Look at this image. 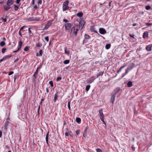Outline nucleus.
Instances as JSON below:
<instances>
[{
    "label": "nucleus",
    "mask_w": 152,
    "mask_h": 152,
    "mask_svg": "<svg viewBox=\"0 0 152 152\" xmlns=\"http://www.w3.org/2000/svg\"><path fill=\"white\" fill-rule=\"evenodd\" d=\"M69 1L68 0L65 1L63 3L62 9L63 11H65L69 8L68 6Z\"/></svg>",
    "instance_id": "obj_1"
},
{
    "label": "nucleus",
    "mask_w": 152,
    "mask_h": 152,
    "mask_svg": "<svg viewBox=\"0 0 152 152\" xmlns=\"http://www.w3.org/2000/svg\"><path fill=\"white\" fill-rule=\"evenodd\" d=\"M135 67V65L133 63L131 64L130 66H129L127 69H126L125 73L124 75H123L122 77H123L125 75L127 74L133 68Z\"/></svg>",
    "instance_id": "obj_2"
},
{
    "label": "nucleus",
    "mask_w": 152,
    "mask_h": 152,
    "mask_svg": "<svg viewBox=\"0 0 152 152\" xmlns=\"http://www.w3.org/2000/svg\"><path fill=\"white\" fill-rule=\"evenodd\" d=\"M99 118H100L101 120L104 124H105V123L104 120V117L103 113V110L102 109H100L99 111Z\"/></svg>",
    "instance_id": "obj_3"
},
{
    "label": "nucleus",
    "mask_w": 152,
    "mask_h": 152,
    "mask_svg": "<svg viewBox=\"0 0 152 152\" xmlns=\"http://www.w3.org/2000/svg\"><path fill=\"white\" fill-rule=\"evenodd\" d=\"M78 31V29H76L75 30V27L73 26L72 27L70 32V34H74L75 36H77V32Z\"/></svg>",
    "instance_id": "obj_4"
},
{
    "label": "nucleus",
    "mask_w": 152,
    "mask_h": 152,
    "mask_svg": "<svg viewBox=\"0 0 152 152\" xmlns=\"http://www.w3.org/2000/svg\"><path fill=\"white\" fill-rule=\"evenodd\" d=\"M85 24V21L83 20H81L79 22V29L81 30L83 28Z\"/></svg>",
    "instance_id": "obj_5"
},
{
    "label": "nucleus",
    "mask_w": 152,
    "mask_h": 152,
    "mask_svg": "<svg viewBox=\"0 0 152 152\" xmlns=\"http://www.w3.org/2000/svg\"><path fill=\"white\" fill-rule=\"evenodd\" d=\"M116 95L113 94V93H111V97L110 99V101L112 104H113L114 102L115 99L116 97Z\"/></svg>",
    "instance_id": "obj_6"
},
{
    "label": "nucleus",
    "mask_w": 152,
    "mask_h": 152,
    "mask_svg": "<svg viewBox=\"0 0 152 152\" xmlns=\"http://www.w3.org/2000/svg\"><path fill=\"white\" fill-rule=\"evenodd\" d=\"M96 78L95 76H93L91 77L90 79L87 80V83L88 84L91 83Z\"/></svg>",
    "instance_id": "obj_7"
},
{
    "label": "nucleus",
    "mask_w": 152,
    "mask_h": 152,
    "mask_svg": "<svg viewBox=\"0 0 152 152\" xmlns=\"http://www.w3.org/2000/svg\"><path fill=\"white\" fill-rule=\"evenodd\" d=\"M31 29V28H28V33L30 39H31L32 37L33 36L34 33L32 32Z\"/></svg>",
    "instance_id": "obj_8"
},
{
    "label": "nucleus",
    "mask_w": 152,
    "mask_h": 152,
    "mask_svg": "<svg viewBox=\"0 0 152 152\" xmlns=\"http://www.w3.org/2000/svg\"><path fill=\"white\" fill-rule=\"evenodd\" d=\"M29 19L31 21H38L40 20V18H39L38 17H35L34 18L33 17H31L29 18Z\"/></svg>",
    "instance_id": "obj_9"
},
{
    "label": "nucleus",
    "mask_w": 152,
    "mask_h": 152,
    "mask_svg": "<svg viewBox=\"0 0 152 152\" xmlns=\"http://www.w3.org/2000/svg\"><path fill=\"white\" fill-rule=\"evenodd\" d=\"M99 32L101 34H104L106 33V31L104 28H101L99 29Z\"/></svg>",
    "instance_id": "obj_10"
},
{
    "label": "nucleus",
    "mask_w": 152,
    "mask_h": 152,
    "mask_svg": "<svg viewBox=\"0 0 152 152\" xmlns=\"http://www.w3.org/2000/svg\"><path fill=\"white\" fill-rule=\"evenodd\" d=\"M71 24L70 23H67L65 25V29L67 30L69 29L71 27Z\"/></svg>",
    "instance_id": "obj_11"
},
{
    "label": "nucleus",
    "mask_w": 152,
    "mask_h": 152,
    "mask_svg": "<svg viewBox=\"0 0 152 152\" xmlns=\"http://www.w3.org/2000/svg\"><path fill=\"white\" fill-rule=\"evenodd\" d=\"M88 129V126H87L83 132V136L84 137H86L87 136V131Z\"/></svg>",
    "instance_id": "obj_12"
},
{
    "label": "nucleus",
    "mask_w": 152,
    "mask_h": 152,
    "mask_svg": "<svg viewBox=\"0 0 152 152\" xmlns=\"http://www.w3.org/2000/svg\"><path fill=\"white\" fill-rule=\"evenodd\" d=\"M12 56V55H6L4 56L2 58L4 61L10 58Z\"/></svg>",
    "instance_id": "obj_13"
},
{
    "label": "nucleus",
    "mask_w": 152,
    "mask_h": 152,
    "mask_svg": "<svg viewBox=\"0 0 152 152\" xmlns=\"http://www.w3.org/2000/svg\"><path fill=\"white\" fill-rule=\"evenodd\" d=\"M51 24H50L49 23H47V24L45 25V27L43 28V30H47L48 29V28L51 25Z\"/></svg>",
    "instance_id": "obj_14"
},
{
    "label": "nucleus",
    "mask_w": 152,
    "mask_h": 152,
    "mask_svg": "<svg viewBox=\"0 0 152 152\" xmlns=\"http://www.w3.org/2000/svg\"><path fill=\"white\" fill-rule=\"evenodd\" d=\"M13 3V0H8L7 2V5L10 6L12 5Z\"/></svg>",
    "instance_id": "obj_15"
},
{
    "label": "nucleus",
    "mask_w": 152,
    "mask_h": 152,
    "mask_svg": "<svg viewBox=\"0 0 152 152\" xmlns=\"http://www.w3.org/2000/svg\"><path fill=\"white\" fill-rule=\"evenodd\" d=\"M23 44V42L21 41H20L18 42V50H19L21 48Z\"/></svg>",
    "instance_id": "obj_16"
},
{
    "label": "nucleus",
    "mask_w": 152,
    "mask_h": 152,
    "mask_svg": "<svg viewBox=\"0 0 152 152\" xmlns=\"http://www.w3.org/2000/svg\"><path fill=\"white\" fill-rule=\"evenodd\" d=\"M148 32L146 31L143 34V38L144 39H145V38H148Z\"/></svg>",
    "instance_id": "obj_17"
},
{
    "label": "nucleus",
    "mask_w": 152,
    "mask_h": 152,
    "mask_svg": "<svg viewBox=\"0 0 152 152\" xmlns=\"http://www.w3.org/2000/svg\"><path fill=\"white\" fill-rule=\"evenodd\" d=\"M58 92H57L54 95V97L53 99L54 102H56L58 99Z\"/></svg>",
    "instance_id": "obj_18"
},
{
    "label": "nucleus",
    "mask_w": 152,
    "mask_h": 152,
    "mask_svg": "<svg viewBox=\"0 0 152 152\" xmlns=\"http://www.w3.org/2000/svg\"><path fill=\"white\" fill-rule=\"evenodd\" d=\"M152 45H149L146 46V49L147 51H150L151 50V48Z\"/></svg>",
    "instance_id": "obj_19"
},
{
    "label": "nucleus",
    "mask_w": 152,
    "mask_h": 152,
    "mask_svg": "<svg viewBox=\"0 0 152 152\" xmlns=\"http://www.w3.org/2000/svg\"><path fill=\"white\" fill-rule=\"evenodd\" d=\"M49 133V131H48L47 134L46 135V141L47 144L48 145V140Z\"/></svg>",
    "instance_id": "obj_20"
},
{
    "label": "nucleus",
    "mask_w": 152,
    "mask_h": 152,
    "mask_svg": "<svg viewBox=\"0 0 152 152\" xmlns=\"http://www.w3.org/2000/svg\"><path fill=\"white\" fill-rule=\"evenodd\" d=\"M120 89V88H117L115 90V93H113V94L115 95H116L119 92Z\"/></svg>",
    "instance_id": "obj_21"
},
{
    "label": "nucleus",
    "mask_w": 152,
    "mask_h": 152,
    "mask_svg": "<svg viewBox=\"0 0 152 152\" xmlns=\"http://www.w3.org/2000/svg\"><path fill=\"white\" fill-rule=\"evenodd\" d=\"M126 65H124L122 66H121V67L118 70H117V73H118L119 72H121V69L124 68L125 67H126Z\"/></svg>",
    "instance_id": "obj_22"
},
{
    "label": "nucleus",
    "mask_w": 152,
    "mask_h": 152,
    "mask_svg": "<svg viewBox=\"0 0 152 152\" xmlns=\"http://www.w3.org/2000/svg\"><path fill=\"white\" fill-rule=\"evenodd\" d=\"M4 8L5 10H8L10 8V7L9 6L4 5Z\"/></svg>",
    "instance_id": "obj_23"
},
{
    "label": "nucleus",
    "mask_w": 152,
    "mask_h": 152,
    "mask_svg": "<svg viewBox=\"0 0 152 152\" xmlns=\"http://www.w3.org/2000/svg\"><path fill=\"white\" fill-rule=\"evenodd\" d=\"M132 83L131 81L128 82L127 84V86L129 87H132Z\"/></svg>",
    "instance_id": "obj_24"
},
{
    "label": "nucleus",
    "mask_w": 152,
    "mask_h": 152,
    "mask_svg": "<svg viewBox=\"0 0 152 152\" xmlns=\"http://www.w3.org/2000/svg\"><path fill=\"white\" fill-rule=\"evenodd\" d=\"M104 72H99V73H98L97 75L96 78H98L99 77L102 75Z\"/></svg>",
    "instance_id": "obj_25"
},
{
    "label": "nucleus",
    "mask_w": 152,
    "mask_h": 152,
    "mask_svg": "<svg viewBox=\"0 0 152 152\" xmlns=\"http://www.w3.org/2000/svg\"><path fill=\"white\" fill-rule=\"evenodd\" d=\"M38 76V74L34 73L33 76V79L34 80L37 79V77Z\"/></svg>",
    "instance_id": "obj_26"
},
{
    "label": "nucleus",
    "mask_w": 152,
    "mask_h": 152,
    "mask_svg": "<svg viewBox=\"0 0 152 152\" xmlns=\"http://www.w3.org/2000/svg\"><path fill=\"white\" fill-rule=\"evenodd\" d=\"M9 122L8 121L6 122L4 124V127L6 129H7V126L9 125Z\"/></svg>",
    "instance_id": "obj_27"
},
{
    "label": "nucleus",
    "mask_w": 152,
    "mask_h": 152,
    "mask_svg": "<svg viewBox=\"0 0 152 152\" xmlns=\"http://www.w3.org/2000/svg\"><path fill=\"white\" fill-rule=\"evenodd\" d=\"M42 45V44L41 43L39 42H38L36 44V47L38 48H40L41 47Z\"/></svg>",
    "instance_id": "obj_28"
},
{
    "label": "nucleus",
    "mask_w": 152,
    "mask_h": 152,
    "mask_svg": "<svg viewBox=\"0 0 152 152\" xmlns=\"http://www.w3.org/2000/svg\"><path fill=\"white\" fill-rule=\"evenodd\" d=\"M42 50H40L39 51V54L37 53L36 54V56H41L42 55Z\"/></svg>",
    "instance_id": "obj_29"
},
{
    "label": "nucleus",
    "mask_w": 152,
    "mask_h": 152,
    "mask_svg": "<svg viewBox=\"0 0 152 152\" xmlns=\"http://www.w3.org/2000/svg\"><path fill=\"white\" fill-rule=\"evenodd\" d=\"M77 16L81 17H82L83 15V14L82 12H78L77 14Z\"/></svg>",
    "instance_id": "obj_30"
},
{
    "label": "nucleus",
    "mask_w": 152,
    "mask_h": 152,
    "mask_svg": "<svg viewBox=\"0 0 152 152\" xmlns=\"http://www.w3.org/2000/svg\"><path fill=\"white\" fill-rule=\"evenodd\" d=\"M76 121L77 123H80V122H81V119L80 118H76Z\"/></svg>",
    "instance_id": "obj_31"
},
{
    "label": "nucleus",
    "mask_w": 152,
    "mask_h": 152,
    "mask_svg": "<svg viewBox=\"0 0 152 152\" xmlns=\"http://www.w3.org/2000/svg\"><path fill=\"white\" fill-rule=\"evenodd\" d=\"M5 45V43L4 41H1L0 42V45L1 46L3 47Z\"/></svg>",
    "instance_id": "obj_32"
},
{
    "label": "nucleus",
    "mask_w": 152,
    "mask_h": 152,
    "mask_svg": "<svg viewBox=\"0 0 152 152\" xmlns=\"http://www.w3.org/2000/svg\"><path fill=\"white\" fill-rule=\"evenodd\" d=\"M85 39H88L90 38V37L89 35L87 34H85Z\"/></svg>",
    "instance_id": "obj_33"
},
{
    "label": "nucleus",
    "mask_w": 152,
    "mask_h": 152,
    "mask_svg": "<svg viewBox=\"0 0 152 152\" xmlns=\"http://www.w3.org/2000/svg\"><path fill=\"white\" fill-rule=\"evenodd\" d=\"M110 46H111V45H110V44H107L106 45L105 48L107 49H109L110 48Z\"/></svg>",
    "instance_id": "obj_34"
},
{
    "label": "nucleus",
    "mask_w": 152,
    "mask_h": 152,
    "mask_svg": "<svg viewBox=\"0 0 152 152\" xmlns=\"http://www.w3.org/2000/svg\"><path fill=\"white\" fill-rule=\"evenodd\" d=\"M69 63V60H66L64 61V63L65 64H67Z\"/></svg>",
    "instance_id": "obj_35"
},
{
    "label": "nucleus",
    "mask_w": 152,
    "mask_h": 152,
    "mask_svg": "<svg viewBox=\"0 0 152 152\" xmlns=\"http://www.w3.org/2000/svg\"><path fill=\"white\" fill-rule=\"evenodd\" d=\"M70 101H69L68 102V107L69 109V110H71V108H70Z\"/></svg>",
    "instance_id": "obj_36"
},
{
    "label": "nucleus",
    "mask_w": 152,
    "mask_h": 152,
    "mask_svg": "<svg viewBox=\"0 0 152 152\" xmlns=\"http://www.w3.org/2000/svg\"><path fill=\"white\" fill-rule=\"evenodd\" d=\"M90 85H87L86 87V91H88L89 90L90 88Z\"/></svg>",
    "instance_id": "obj_37"
},
{
    "label": "nucleus",
    "mask_w": 152,
    "mask_h": 152,
    "mask_svg": "<svg viewBox=\"0 0 152 152\" xmlns=\"http://www.w3.org/2000/svg\"><path fill=\"white\" fill-rule=\"evenodd\" d=\"M14 6L15 10V11L18 10V8H19L18 7V6L16 5L15 4L14 5Z\"/></svg>",
    "instance_id": "obj_38"
},
{
    "label": "nucleus",
    "mask_w": 152,
    "mask_h": 152,
    "mask_svg": "<svg viewBox=\"0 0 152 152\" xmlns=\"http://www.w3.org/2000/svg\"><path fill=\"white\" fill-rule=\"evenodd\" d=\"M0 19L1 20H2V22H6L7 20L6 18H1Z\"/></svg>",
    "instance_id": "obj_39"
},
{
    "label": "nucleus",
    "mask_w": 152,
    "mask_h": 152,
    "mask_svg": "<svg viewBox=\"0 0 152 152\" xmlns=\"http://www.w3.org/2000/svg\"><path fill=\"white\" fill-rule=\"evenodd\" d=\"M145 8L146 10H149L151 9V7L150 6H146L145 7Z\"/></svg>",
    "instance_id": "obj_40"
},
{
    "label": "nucleus",
    "mask_w": 152,
    "mask_h": 152,
    "mask_svg": "<svg viewBox=\"0 0 152 152\" xmlns=\"http://www.w3.org/2000/svg\"><path fill=\"white\" fill-rule=\"evenodd\" d=\"M49 84L51 86V87H53V81H50L49 82Z\"/></svg>",
    "instance_id": "obj_41"
},
{
    "label": "nucleus",
    "mask_w": 152,
    "mask_h": 152,
    "mask_svg": "<svg viewBox=\"0 0 152 152\" xmlns=\"http://www.w3.org/2000/svg\"><path fill=\"white\" fill-rule=\"evenodd\" d=\"M64 52L65 53L67 54H69V50H66V49H65V50Z\"/></svg>",
    "instance_id": "obj_42"
},
{
    "label": "nucleus",
    "mask_w": 152,
    "mask_h": 152,
    "mask_svg": "<svg viewBox=\"0 0 152 152\" xmlns=\"http://www.w3.org/2000/svg\"><path fill=\"white\" fill-rule=\"evenodd\" d=\"M96 152H102V150L100 148H97L96 149Z\"/></svg>",
    "instance_id": "obj_43"
},
{
    "label": "nucleus",
    "mask_w": 152,
    "mask_h": 152,
    "mask_svg": "<svg viewBox=\"0 0 152 152\" xmlns=\"http://www.w3.org/2000/svg\"><path fill=\"white\" fill-rule=\"evenodd\" d=\"M6 49L5 48H3L2 49L1 52L3 53H4V52L6 50Z\"/></svg>",
    "instance_id": "obj_44"
},
{
    "label": "nucleus",
    "mask_w": 152,
    "mask_h": 152,
    "mask_svg": "<svg viewBox=\"0 0 152 152\" xmlns=\"http://www.w3.org/2000/svg\"><path fill=\"white\" fill-rule=\"evenodd\" d=\"M29 48L28 47H26L24 49V50L25 51H27L29 50Z\"/></svg>",
    "instance_id": "obj_45"
},
{
    "label": "nucleus",
    "mask_w": 152,
    "mask_h": 152,
    "mask_svg": "<svg viewBox=\"0 0 152 152\" xmlns=\"http://www.w3.org/2000/svg\"><path fill=\"white\" fill-rule=\"evenodd\" d=\"M18 75L16 74V75H15L14 76V81H15V80H16V78H17V77L18 76Z\"/></svg>",
    "instance_id": "obj_46"
},
{
    "label": "nucleus",
    "mask_w": 152,
    "mask_h": 152,
    "mask_svg": "<svg viewBox=\"0 0 152 152\" xmlns=\"http://www.w3.org/2000/svg\"><path fill=\"white\" fill-rule=\"evenodd\" d=\"M61 77H58L56 79V81H58L61 80Z\"/></svg>",
    "instance_id": "obj_47"
},
{
    "label": "nucleus",
    "mask_w": 152,
    "mask_h": 152,
    "mask_svg": "<svg viewBox=\"0 0 152 152\" xmlns=\"http://www.w3.org/2000/svg\"><path fill=\"white\" fill-rule=\"evenodd\" d=\"M44 101V98H42L41 99V101L39 103V104L40 105H42V102Z\"/></svg>",
    "instance_id": "obj_48"
},
{
    "label": "nucleus",
    "mask_w": 152,
    "mask_h": 152,
    "mask_svg": "<svg viewBox=\"0 0 152 152\" xmlns=\"http://www.w3.org/2000/svg\"><path fill=\"white\" fill-rule=\"evenodd\" d=\"M25 27H27L26 26H23V27H21L20 28L19 31H21V30H23V29H24Z\"/></svg>",
    "instance_id": "obj_49"
},
{
    "label": "nucleus",
    "mask_w": 152,
    "mask_h": 152,
    "mask_svg": "<svg viewBox=\"0 0 152 152\" xmlns=\"http://www.w3.org/2000/svg\"><path fill=\"white\" fill-rule=\"evenodd\" d=\"M13 73H14V72L13 71L10 72H8V75H10L12 74H13Z\"/></svg>",
    "instance_id": "obj_50"
},
{
    "label": "nucleus",
    "mask_w": 152,
    "mask_h": 152,
    "mask_svg": "<svg viewBox=\"0 0 152 152\" xmlns=\"http://www.w3.org/2000/svg\"><path fill=\"white\" fill-rule=\"evenodd\" d=\"M80 131L79 130H77L76 131V134H77V135H78L79 134H80Z\"/></svg>",
    "instance_id": "obj_51"
},
{
    "label": "nucleus",
    "mask_w": 152,
    "mask_h": 152,
    "mask_svg": "<svg viewBox=\"0 0 152 152\" xmlns=\"http://www.w3.org/2000/svg\"><path fill=\"white\" fill-rule=\"evenodd\" d=\"M45 39L48 42L49 41V38L48 37H46L45 38Z\"/></svg>",
    "instance_id": "obj_52"
},
{
    "label": "nucleus",
    "mask_w": 152,
    "mask_h": 152,
    "mask_svg": "<svg viewBox=\"0 0 152 152\" xmlns=\"http://www.w3.org/2000/svg\"><path fill=\"white\" fill-rule=\"evenodd\" d=\"M38 4H42V1L41 0H39L38 1Z\"/></svg>",
    "instance_id": "obj_53"
},
{
    "label": "nucleus",
    "mask_w": 152,
    "mask_h": 152,
    "mask_svg": "<svg viewBox=\"0 0 152 152\" xmlns=\"http://www.w3.org/2000/svg\"><path fill=\"white\" fill-rule=\"evenodd\" d=\"M145 24L146 25L148 26H151L152 25V23H146Z\"/></svg>",
    "instance_id": "obj_54"
},
{
    "label": "nucleus",
    "mask_w": 152,
    "mask_h": 152,
    "mask_svg": "<svg viewBox=\"0 0 152 152\" xmlns=\"http://www.w3.org/2000/svg\"><path fill=\"white\" fill-rule=\"evenodd\" d=\"M87 40H86V39H84L83 41V44H84L85 43H86L87 42Z\"/></svg>",
    "instance_id": "obj_55"
},
{
    "label": "nucleus",
    "mask_w": 152,
    "mask_h": 152,
    "mask_svg": "<svg viewBox=\"0 0 152 152\" xmlns=\"http://www.w3.org/2000/svg\"><path fill=\"white\" fill-rule=\"evenodd\" d=\"M63 20L65 23H67L69 22V21H68L67 20L65 19H64Z\"/></svg>",
    "instance_id": "obj_56"
},
{
    "label": "nucleus",
    "mask_w": 152,
    "mask_h": 152,
    "mask_svg": "<svg viewBox=\"0 0 152 152\" xmlns=\"http://www.w3.org/2000/svg\"><path fill=\"white\" fill-rule=\"evenodd\" d=\"M129 36L130 37H132L133 38H134V35H132V34H129Z\"/></svg>",
    "instance_id": "obj_57"
},
{
    "label": "nucleus",
    "mask_w": 152,
    "mask_h": 152,
    "mask_svg": "<svg viewBox=\"0 0 152 152\" xmlns=\"http://www.w3.org/2000/svg\"><path fill=\"white\" fill-rule=\"evenodd\" d=\"M19 35L21 37H22V35L21 31H19Z\"/></svg>",
    "instance_id": "obj_58"
},
{
    "label": "nucleus",
    "mask_w": 152,
    "mask_h": 152,
    "mask_svg": "<svg viewBox=\"0 0 152 152\" xmlns=\"http://www.w3.org/2000/svg\"><path fill=\"white\" fill-rule=\"evenodd\" d=\"M39 67H38V68L37 69V70H36V72H35V73H37V74H38V72H39V71H38V69H39Z\"/></svg>",
    "instance_id": "obj_59"
},
{
    "label": "nucleus",
    "mask_w": 152,
    "mask_h": 152,
    "mask_svg": "<svg viewBox=\"0 0 152 152\" xmlns=\"http://www.w3.org/2000/svg\"><path fill=\"white\" fill-rule=\"evenodd\" d=\"M40 105H39L38 106V110H37V113H39V110H40Z\"/></svg>",
    "instance_id": "obj_60"
},
{
    "label": "nucleus",
    "mask_w": 152,
    "mask_h": 152,
    "mask_svg": "<svg viewBox=\"0 0 152 152\" xmlns=\"http://www.w3.org/2000/svg\"><path fill=\"white\" fill-rule=\"evenodd\" d=\"M37 8H38L37 7V5H35V6H34V9H35V10H36V9H37Z\"/></svg>",
    "instance_id": "obj_61"
},
{
    "label": "nucleus",
    "mask_w": 152,
    "mask_h": 152,
    "mask_svg": "<svg viewBox=\"0 0 152 152\" xmlns=\"http://www.w3.org/2000/svg\"><path fill=\"white\" fill-rule=\"evenodd\" d=\"M65 135L66 136H68L69 135V134L67 132H66L65 133Z\"/></svg>",
    "instance_id": "obj_62"
},
{
    "label": "nucleus",
    "mask_w": 152,
    "mask_h": 152,
    "mask_svg": "<svg viewBox=\"0 0 152 152\" xmlns=\"http://www.w3.org/2000/svg\"><path fill=\"white\" fill-rule=\"evenodd\" d=\"M2 132L1 130H0V137H1L2 136Z\"/></svg>",
    "instance_id": "obj_63"
},
{
    "label": "nucleus",
    "mask_w": 152,
    "mask_h": 152,
    "mask_svg": "<svg viewBox=\"0 0 152 152\" xmlns=\"http://www.w3.org/2000/svg\"><path fill=\"white\" fill-rule=\"evenodd\" d=\"M20 1V0H16V2L17 3V4H18L19 3Z\"/></svg>",
    "instance_id": "obj_64"
}]
</instances>
